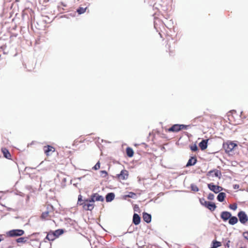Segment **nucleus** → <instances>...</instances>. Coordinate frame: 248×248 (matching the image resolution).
Listing matches in <instances>:
<instances>
[{"instance_id": "1", "label": "nucleus", "mask_w": 248, "mask_h": 248, "mask_svg": "<svg viewBox=\"0 0 248 248\" xmlns=\"http://www.w3.org/2000/svg\"><path fill=\"white\" fill-rule=\"evenodd\" d=\"M237 146V145L232 141H227L223 144V148L225 152L227 154H230L232 152L234 148Z\"/></svg>"}, {"instance_id": "2", "label": "nucleus", "mask_w": 248, "mask_h": 248, "mask_svg": "<svg viewBox=\"0 0 248 248\" xmlns=\"http://www.w3.org/2000/svg\"><path fill=\"white\" fill-rule=\"evenodd\" d=\"M200 202L202 205L208 208L211 211H214L217 207L215 203L206 201L204 198L201 199Z\"/></svg>"}, {"instance_id": "3", "label": "nucleus", "mask_w": 248, "mask_h": 248, "mask_svg": "<svg viewBox=\"0 0 248 248\" xmlns=\"http://www.w3.org/2000/svg\"><path fill=\"white\" fill-rule=\"evenodd\" d=\"M187 125L184 124H176L173 125L171 127L168 128L166 130V131L168 132H177L180 131L182 129H186L187 127Z\"/></svg>"}, {"instance_id": "4", "label": "nucleus", "mask_w": 248, "mask_h": 248, "mask_svg": "<svg viewBox=\"0 0 248 248\" xmlns=\"http://www.w3.org/2000/svg\"><path fill=\"white\" fill-rule=\"evenodd\" d=\"M89 201V199L85 200L82 203H80V205H82L83 209L86 211H92L94 207V202H90Z\"/></svg>"}, {"instance_id": "5", "label": "nucleus", "mask_w": 248, "mask_h": 248, "mask_svg": "<svg viewBox=\"0 0 248 248\" xmlns=\"http://www.w3.org/2000/svg\"><path fill=\"white\" fill-rule=\"evenodd\" d=\"M24 234V231L21 229H14L9 231L7 232V234L10 237L20 236Z\"/></svg>"}, {"instance_id": "6", "label": "nucleus", "mask_w": 248, "mask_h": 248, "mask_svg": "<svg viewBox=\"0 0 248 248\" xmlns=\"http://www.w3.org/2000/svg\"><path fill=\"white\" fill-rule=\"evenodd\" d=\"M239 221L242 224H246L248 221V216L246 213L243 211L238 212L237 214Z\"/></svg>"}, {"instance_id": "7", "label": "nucleus", "mask_w": 248, "mask_h": 248, "mask_svg": "<svg viewBox=\"0 0 248 248\" xmlns=\"http://www.w3.org/2000/svg\"><path fill=\"white\" fill-rule=\"evenodd\" d=\"M128 171L126 170H123L120 173L117 174L116 178L119 181L125 180L128 178Z\"/></svg>"}, {"instance_id": "8", "label": "nucleus", "mask_w": 248, "mask_h": 248, "mask_svg": "<svg viewBox=\"0 0 248 248\" xmlns=\"http://www.w3.org/2000/svg\"><path fill=\"white\" fill-rule=\"evenodd\" d=\"M206 175L208 177H214L215 176L220 179L221 176V172L219 170L214 169L208 171Z\"/></svg>"}, {"instance_id": "9", "label": "nucleus", "mask_w": 248, "mask_h": 248, "mask_svg": "<svg viewBox=\"0 0 248 248\" xmlns=\"http://www.w3.org/2000/svg\"><path fill=\"white\" fill-rule=\"evenodd\" d=\"M104 200L103 196L99 195L98 193H94L91 195L89 201L90 202H94L95 201L103 202Z\"/></svg>"}, {"instance_id": "10", "label": "nucleus", "mask_w": 248, "mask_h": 248, "mask_svg": "<svg viewBox=\"0 0 248 248\" xmlns=\"http://www.w3.org/2000/svg\"><path fill=\"white\" fill-rule=\"evenodd\" d=\"M208 187L215 193H218L222 190V187L215 185L213 183L208 184Z\"/></svg>"}, {"instance_id": "11", "label": "nucleus", "mask_w": 248, "mask_h": 248, "mask_svg": "<svg viewBox=\"0 0 248 248\" xmlns=\"http://www.w3.org/2000/svg\"><path fill=\"white\" fill-rule=\"evenodd\" d=\"M44 151L45 154L48 156L55 151V149L52 146L47 145L44 147Z\"/></svg>"}, {"instance_id": "12", "label": "nucleus", "mask_w": 248, "mask_h": 248, "mask_svg": "<svg viewBox=\"0 0 248 248\" xmlns=\"http://www.w3.org/2000/svg\"><path fill=\"white\" fill-rule=\"evenodd\" d=\"M232 214L228 211H223L220 214L221 218L224 221H226L231 217Z\"/></svg>"}, {"instance_id": "13", "label": "nucleus", "mask_w": 248, "mask_h": 248, "mask_svg": "<svg viewBox=\"0 0 248 248\" xmlns=\"http://www.w3.org/2000/svg\"><path fill=\"white\" fill-rule=\"evenodd\" d=\"M1 150L4 157L8 159H11V155L8 150L5 148H2Z\"/></svg>"}, {"instance_id": "14", "label": "nucleus", "mask_w": 248, "mask_h": 248, "mask_svg": "<svg viewBox=\"0 0 248 248\" xmlns=\"http://www.w3.org/2000/svg\"><path fill=\"white\" fill-rule=\"evenodd\" d=\"M208 140H203L199 143V147L202 150H204L207 147Z\"/></svg>"}, {"instance_id": "15", "label": "nucleus", "mask_w": 248, "mask_h": 248, "mask_svg": "<svg viewBox=\"0 0 248 248\" xmlns=\"http://www.w3.org/2000/svg\"><path fill=\"white\" fill-rule=\"evenodd\" d=\"M140 222V217L137 214H134L133 217V222L136 225H139Z\"/></svg>"}, {"instance_id": "16", "label": "nucleus", "mask_w": 248, "mask_h": 248, "mask_svg": "<svg viewBox=\"0 0 248 248\" xmlns=\"http://www.w3.org/2000/svg\"><path fill=\"white\" fill-rule=\"evenodd\" d=\"M56 238L55 236V234L53 232V231H50L48 233L46 237V239H47L49 241H53Z\"/></svg>"}, {"instance_id": "17", "label": "nucleus", "mask_w": 248, "mask_h": 248, "mask_svg": "<svg viewBox=\"0 0 248 248\" xmlns=\"http://www.w3.org/2000/svg\"><path fill=\"white\" fill-rule=\"evenodd\" d=\"M50 211H47L42 213L41 217L43 219L45 220H49L51 218V216L50 215Z\"/></svg>"}, {"instance_id": "18", "label": "nucleus", "mask_w": 248, "mask_h": 248, "mask_svg": "<svg viewBox=\"0 0 248 248\" xmlns=\"http://www.w3.org/2000/svg\"><path fill=\"white\" fill-rule=\"evenodd\" d=\"M151 215L147 213L144 212L143 213V219L147 223H150L151 221Z\"/></svg>"}, {"instance_id": "19", "label": "nucleus", "mask_w": 248, "mask_h": 248, "mask_svg": "<svg viewBox=\"0 0 248 248\" xmlns=\"http://www.w3.org/2000/svg\"><path fill=\"white\" fill-rule=\"evenodd\" d=\"M197 159L195 157H191L188 160L186 165V167H189L191 166L194 165L196 162H197Z\"/></svg>"}, {"instance_id": "20", "label": "nucleus", "mask_w": 248, "mask_h": 248, "mask_svg": "<svg viewBox=\"0 0 248 248\" xmlns=\"http://www.w3.org/2000/svg\"><path fill=\"white\" fill-rule=\"evenodd\" d=\"M238 221V218L235 216H232L229 220V223L230 225H233L236 224Z\"/></svg>"}, {"instance_id": "21", "label": "nucleus", "mask_w": 248, "mask_h": 248, "mask_svg": "<svg viewBox=\"0 0 248 248\" xmlns=\"http://www.w3.org/2000/svg\"><path fill=\"white\" fill-rule=\"evenodd\" d=\"M226 197V194L224 192H220L217 195V199L218 201L222 202L224 201Z\"/></svg>"}, {"instance_id": "22", "label": "nucleus", "mask_w": 248, "mask_h": 248, "mask_svg": "<svg viewBox=\"0 0 248 248\" xmlns=\"http://www.w3.org/2000/svg\"><path fill=\"white\" fill-rule=\"evenodd\" d=\"M114 198V194L113 193H108L106 197V200L107 202H110Z\"/></svg>"}, {"instance_id": "23", "label": "nucleus", "mask_w": 248, "mask_h": 248, "mask_svg": "<svg viewBox=\"0 0 248 248\" xmlns=\"http://www.w3.org/2000/svg\"><path fill=\"white\" fill-rule=\"evenodd\" d=\"M126 152L127 155L130 157H131L134 155V151L133 149L130 147H127L126 149Z\"/></svg>"}, {"instance_id": "24", "label": "nucleus", "mask_w": 248, "mask_h": 248, "mask_svg": "<svg viewBox=\"0 0 248 248\" xmlns=\"http://www.w3.org/2000/svg\"><path fill=\"white\" fill-rule=\"evenodd\" d=\"M87 8V7H80L77 10V12L78 14L80 15L86 12Z\"/></svg>"}, {"instance_id": "25", "label": "nucleus", "mask_w": 248, "mask_h": 248, "mask_svg": "<svg viewBox=\"0 0 248 248\" xmlns=\"http://www.w3.org/2000/svg\"><path fill=\"white\" fill-rule=\"evenodd\" d=\"M204 121H205V119L202 116H199L196 117L193 119L194 122H203Z\"/></svg>"}, {"instance_id": "26", "label": "nucleus", "mask_w": 248, "mask_h": 248, "mask_svg": "<svg viewBox=\"0 0 248 248\" xmlns=\"http://www.w3.org/2000/svg\"><path fill=\"white\" fill-rule=\"evenodd\" d=\"M53 232L55 234V237L57 238L63 233V231L62 229H58Z\"/></svg>"}, {"instance_id": "27", "label": "nucleus", "mask_w": 248, "mask_h": 248, "mask_svg": "<svg viewBox=\"0 0 248 248\" xmlns=\"http://www.w3.org/2000/svg\"><path fill=\"white\" fill-rule=\"evenodd\" d=\"M221 246V244L220 242L217 241H213L212 246H213L215 248H217Z\"/></svg>"}, {"instance_id": "28", "label": "nucleus", "mask_w": 248, "mask_h": 248, "mask_svg": "<svg viewBox=\"0 0 248 248\" xmlns=\"http://www.w3.org/2000/svg\"><path fill=\"white\" fill-rule=\"evenodd\" d=\"M166 46H167V48L168 49V52L170 55H171V54L173 52V50L171 49L170 48V44L169 43V40H168V42L166 45Z\"/></svg>"}, {"instance_id": "29", "label": "nucleus", "mask_w": 248, "mask_h": 248, "mask_svg": "<svg viewBox=\"0 0 248 248\" xmlns=\"http://www.w3.org/2000/svg\"><path fill=\"white\" fill-rule=\"evenodd\" d=\"M191 190L194 192H197L199 190L198 186L194 184L191 185Z\"/></svg>"}, {"instance_id": "30", "label": "nucleus", "mask_w": 248, "mask_h": 248, "mask_svg": "<svg viewBox=\"0 0 248 248\" xmlns=\"http://www.w3.org/2000/svg\"><path fill=\"white\" fill-rule=\"evenodd\" d=\"M17 243H25L26 242V239L25 237H20L16 239V240Z\"/></svg>"}, {"instance_id": "31", "label": "nucleus", "mask_w": 248, "mask_h": 248, "mask_svg": "<svg viewBox=\"0 0 248 248\" xmlns=\"http://www.w3.org/2000/svg\"><path fill=\"white\" fill-rule=\"evenodd\" d=\"M229 208L232 210H236L237 208V205L236 203L231 204L229 205Z\"/></svg>"}, {"instance_id": "32", "label": "nucleus", "mask_w": 248, "mask_h": 248, "mask_svg": "<svg viewBox=\"0 0 248 248\" xmlns=\"http://www.w3.org/2000/svg\"><path fill=\"white\" fill-rule=\"evenodd\" d=\"M100 168V163L99 161H98L95 166L93 168V169L94 170H97L99 169Z\"/></svg>"}, {"instance_id": "33", "label": "nucleus", "mask_w": 248, "mask_h": 248, "mask_svg": "<svg viewBox=\"0 0 248 248\" xmlns=\"http://www.w3.org/2000/svg\"><path fill=\"white\" fill-rule=\"evenodd\" d=\"M83 202L84 201L82 200V196L81 195H79L78 197V204L80 205V203H82V202Z\"/></svg>"}, {"instance_id": "34", "label": "nucleus", "mask_w": 248, "mask_h": 248, "mask_svg": "<svg viewBox=\"0 0 248 248\" xmlns=\"http://www.w3.org/2000/svg\"><path fill=\"white\" fill-rule=\"evenodd\" d=\"M190 149L192 151H196L198 150V147L196 144H194L190 147Z\"/></svg>"}, {"instance_id": "35", "label": "nucleus", "mask_w": 248, "mask_h": 248, "mask_svg": "<svg viewBox=\"0 0 248 248\" xmlns=\"http://www.w3.org/2000/svg\"><path fill=\"white\" fill-rule=\"evenodd\" d=\"M134 211H136L138 212H140V209L138 205L135 204L134 206Z\"/></svg>"}, {"instance_id": "36", "label": "nucleus", "mask_w": 248, "mask_h": 248, "mask_svg": "<svg viewBox=\"0 0 248 248\" xmlns=\"http://www.w3.org/2000/svg\"><path fill=\"white\" fill-rule=\"evenodd\" d=\"M214 199V195L212 193L209 194L208 196V199L209 200H213Z\"/></svg>"}, {"instance_id": "37", "label": "nucleus", "mask_w": 248, "mask_h": 248, "mask_svg": "<svg viewBox=\"0 0 248 248\" xmlns=\"http://www.w3.org/2000/svg\"><path fill=\"white\" fill-rule=\"evenodd\" d=\"M243 235L246 239L248 240V232H244L243 234Z\"/></svg>"}, {"instance_id": "38", "label": "nucleus", "mask_w": 248, "mask_h": 248, "mask_svg": "<svg viewBox=\"0 0 248 248\" xmlns=\"http://www.w3.org/2000/svg\"><path fill=\"white\" fill-rule=\"evenodd\" d=\"M136 196V194L133 192H130L129 194L128 195V197L130 198H134Z\"/></svg>"}, {"instance_id": "39", "label": "nucleus", "mask_w": 248, "mask_h": 248, "mask_svg": "<svg viewBox=\"0 0 248 248\" xmlns=\"http://www.w3.org/2000/svg\"><path fill=\"white\" fill-rule=\"evenodd\" d=\"M100 172L102 175L104 174V176H106L108 175V173L106 170H101Z\"/></svg>"}, {"instance_id": "40", "label": "nucleus", "mask_w": 248, "mask_h": 248, "mask_svg": "<svg viewBox=\"0 0 248 248\" xmlns=\"http://www.w3.org/2000/svg\"><path fill=\"white\" fill-rule=\"evenodd\" d=\"M239 188V185L236 184V185H233V188L234 189H238Z\"/></svg>"}, {"instance_id": "41", "label": "nucleus", "mask_w": 248, "mask_h": 248, "mask_svg": "<svg viewBox=\"0 0 248 248\" xmlns=\"http://www.w3.org/2000/svg\"><path fill=\"white\" fill-rule=\"evenodd\" d=\"M230 242V241H228L227 244H226V246L228 247H229V243Z\"/></svg>"}, {"instance_id": "42", "label": "nucleus", "mask_w": 248, "mask_h": 248, "mask_svg": "<svg viewBox=\"0 0 248 248\" xmlns=\"http://www.w3.org/2000/svg\"><path fill=\"white\" fill-rule=\"evenodd\" d=\"M2 239H1V235H0V242L1 241Z\"/></svg>"}, {"instance_id": "43", "label": "nucleus", "mask_w": 248, "mask_h": 248, "mask_svg": "<svg viewBox=\"0 0 248 248\" xmlns=\"http://www.w3.org/2000/svg\"><path fill=\"white\" fill-rule=\"evenodd\" d=\"M210 248H215L213 246H212Z\"/></svg>"}, {"instance_id": "44", "label": "nucleus", "mask_w": 248, "mask_h": 248, "mask_svg": "<svg viewBox=\"0 0 248 248\" xmlns=\"http://www.w3.org/2000/svg\"><path fill=\"white\" fill-rule=\"evenodd\" d=\"M50 208L51 209H52V206H51Z\"/></svg>"}, {"instance_id": "45", "label": "nucleus", "mask_w": 248, "mask_h": 248, "mask_svg": "<svg viewBox=\"0 0 248 248\" xmlns=\"http://www.w3.org/2000/svg\"><path fill=\"white\" fill-rule=\"evenodd\" d=\"M243 248L241 247V248Z\"/></svg>"}]
</instances>
